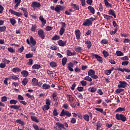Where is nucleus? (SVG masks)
<instances>
[{
	"mask_svg": "<svg viewBox=\"0 0 130 130\" xmlns=\"http://www.w3.org/2000/svg\"><path fill=\"white\" fill-rule=\"evenodd\" d=\"M96 19L94 17H91L90 18H88L87 19H85L84 21H83V23L82 24L83 26H92L93 24V21H95Z\"/></svg>",
	"mask_w": 130,
	"mask_h": 130,
	"instance_id": "obj_1",
	"label": "nucleus"
},
{
	"mask_svg": "<svg viewBox=\"0 0 130 130\" xmlns=\"http://www.w3.org/2000/svg\"><path fill=\"white\" fill-rule=\"evenodd\" d=\"M115 118L117 120H121L123 122L126 121V119H127L126 117L122 114H116Z\"/></svg>",
	"mask_w": 130,
	"mask_h": 130,
	"instance_id": "obj_2",
	"label": "nucleus"
},
{
	"mask_svg": "<svg viewBox=\"0 0 130 130\" xmlns=\"http://www.w3.org/2000/svg\"><path fill=\"white\" fill-rule=\"evenodd\" d=\"M60 116H67V117H71L72 116V113H70L69 111L63 109L60 114Z\"/></svg>",
	"mask_w": 130,
	"mask_h": 130,
	"instance_id": "obj_3",
	"label": "nucleus"
},
{
	"mask_svg": "<svg viewBox=\"0 0 130 130\" xmlns=\"http://www.w3.org/2000/svg\"><path fill=\"white\" fill-rule=\"evenodd\" d=\"M26 42L27 43V44H28L29 45H30V44H32V45H36V40H35V39H34V38H33V37H30V41H29V39H27L26 40Z\"/></svg>",
	"mask_w": 130,
	"mask_h": 130,
	"instance_id": "obj_4",
	"label": "nucleus"
},
{
	"mask_svg": "<svg viewBox=\"0 0 130 130\" xmlns=\"http://www.w3.org/2000/svg\"><path fill=\"white\" fill-rule=\"evenodd\" d=\"M56 125L59 126V127H61V128H63V129H67L66 127H69V125L67 122H65L64 124L60 122H57L56 123ZM64 126H66V127H64Z\"/></svg>",
	"mask_w": 130,
	"mask_h": 130,
	"instance_id": "obj_5",
	"label": "nucleus"
},
{
	"mask_svg": "<svg viewBox=\"0 0 130 130\" xmlns=\"http://www.w3.org/2000/svg\"><path fill=\"white\" fill-rule=\"evenodd\" d=\"M38 34L39 36L41 38L42 40L44 39L45 38V32H44V31L43 29H41L38 31Z\"/></svg>",
	"mask_w": 130,
	"mask_h": 130,
	"instance_id": "obj_6",
	"label": "nucleus"
},
{
	"mask_svg": "<svg viewBox=\"0 0 130 130\" xmlns=\"http://www.w3.org/2000/svg\"><path fill=\"white\" fill-rule=\"evenodd\" d=\"M93 57H95L96 59H97L98 61H99V62H101V63H102L103 62V59L102 57L100 56V55L92 53Z\"/></svg>",
	"mask_w": 130,
	"mask_h": 130,
	"instance_id": "obj_7",
	"label": "nucleus"
},
{
	"mask_svg": "<svg viewBox=\"0 0 130 130\" xmlns=\"http://www.w3.org/2000/svg\"><path fill=\"white\" fill-rule=\"evenodd\" d=\"M120 84L118 85V88H125L127 86V83L125 81H119Z\"/></svg>",
	"mask_w": 130,
	"mask_h": 130,
	"instance_id": "obj_8",
	"label": "nucleus"
},
{
	"mask_svg": "<svg viewBox=\"0 0 130 130\" xmlns=\"http://www.w3.org/2000/svg\"><path fill=\"white\" fill-rule=\"evenodd\" d=\"M31 7L34 9H36V8H40L41 7V4L38 2H33L31 4Z\"/></svg>",
	"mask_w": 130,
	"mask_h": 130,
	"instance_id": "obj_9",
	"label": "nucleus"
},
{
	"mask_svg": "<svg viewBox=\"0 0 130 130\" xmlns=\"http://www.w3.org/2000/svg\"><path fill=\"white\" fill-rule=\"evenodd\" d=\"M9 12L11 13V14L16 16L17 17H21V16H22V13H19L17 11H15L13 9H10Z\"/></svg>",
	"mask_w": 130,
	"mask_h": 130,
	"instance_id": "obj_10",
	"label": "nucleus"
},
{
	"mask_svg": "<svg viewBox=\"0 0 130 130\" xmlns=\"http://www.w3.org/2000/svg\"><path fill=\"white\" fill-rule=\"evenodd\" d=\"M57 43H58L59 46L63 47L64 46H66V44H67V41H63L61 40H59L57 41Z\"/></svg>",
	"mask_w": 130,
	"mask_h": 130,
	"instance_id": "obj_11",
	"label": "nucleus"
},
{
	"mask_svg": "<svg viewBox=\"0 0 130 130\" xmlns=\"http://www.w3.org/2000/svg\"><path fill=\"white\" fill-rule=\"evenodd\" d=\"M75 35L76 37V39L78 40L81 38V31L79 29H77L75 30Z\"/></svg>",
	"mask_w": 130,
	"mask_h": 130,
	"instance_id": "obj_12",
	"label": "nucleus"
},
{
	"mask_svg": "<svg viewBox=\"0 0 130 130\" xmlns=\"http://www.w3.org/2000/svg\"><path fill=\"white\" fill-rule=\"evenodd\" d=\"M55 11L56 12V13H60V11H62V6L60 5L56 6Z\"/></svg>",
	"mask_w": 130,
	"mask_h": 130,
	"instance_id": "obj_13",
	"label": "nucleus"
},
{
	"mask_svg": "<svg viewBox=\"0 0 130 130\" xmlns=\"http://www.w3.org/2000/svg\"><path fill=\"white\" fill-rule=\"evenodd\" d=\"M66 97L67 98L68 101L70 102V103H72L73 101L75 99L72 95L67 94L66 95Z\"/></svg>",
	"mask_w": 130,
	"mask_h": 130,
	"instance_id": "obj_14",
	"label": "nucleus"
},
{
	"mask_svg": "<svg viewBox=\"0 0 130 130\" xmlns=\"http://www.w3.org/2000/svg\"><path fill=\"white\" fill-rule=\"evenodd\" d=\"M21 74L24 78H26V77H28V75H29V72H28L27 71L23 70L21 72Z\"/></svg>",
	"mask_w": 130,
	"mask_h": 130,
	"instance_id": "obj_15",
	"label": "nucleus"
},
{
	"mask_svg": "<svg viewBox=\"0 0 130 130\" xmlns=\"http://www.w3.org/2000/svg\"><path fill=\"white\" fill-rule=\"evenodd\" d=\"M95 71L94 70L90 69L88 71V76H89V77H91V78L95 75Z\"/></svg>",
	"mask_w": 130,
	"mask_h": 130,
	"instance_id": "obj_16",
	"label": "nucleus"
},
{
	"mask_svg": "<svg viewBox=\"0 0 130 130\" xmlns=\"http://www.w3.org/2000/svg\"><path fill=\"white\" fill-rule=\"evenodd\" d=\"M39 20L42 22V25L45 26V24H46V20L43 18V16H40L39 17Z\"/></svg>",
	"mask_w": 130,
	"mask_h": 130,
	"instance_id": "obj_17",
	"label": "nucleus"
},
{
	"mask_svg": "<svg viewBox=\"0 0 130 130\" xmlns=\"http://www.w3.org/2000/svg\"><path fill=\"white\" fill-rule=\"evenodd\" d=\"M108 14L109 15H111V16H113L114 18H116V14H115V11H114V10H113V9H110L109 11Z\"/></svg>",
	"mask_w": 130,
	"mask_h": 130,
	"instance_id": "obj_18",
	"label": "nucleus"
},
{
	"mask_svg": "<svg viewBox=\"0 0 130 130\" xmlns=\"http://www.w3.org/2000/svg\"><path fill=\"white\" fill-rule=\"evenodd\" d=\"M85 43L87 45L88 49H90V48H91V47H92V42H91V41H85Z\"/></svg>",
	"mask_w": 130,
	"mask_h": 130,
	"instance_id": "obj_19",
	"label": "nucleus"
},
{
	"mask_svg": "<svg viewBox=\"0 0 130 130\" xmlns=\"http://www.w3.org/2000/svg\"><path fill=\"white\" fill-rule=\"evenodd\" d=\"M88 10L90 11V13L92 14V15L95 14V9L93 8V7L89 6L87 7Z\"/></svg>",
	"mask_w": 130,
	"mask_h": 130,
	"instance_id": "obj_20",
	"label": "nucleus"
},
{
	"mask_svg": "<svg viewBox=\"0 0 130 130\" xmlns=\"http://www.w3.org/2000/svg\"><path fill=\"white\" fill-rule=\"evenodd\" d=\"M71 6L73 9H75L76 11H79L80 10V7L79 6L76 5L75 4L71 3Z\"/></svg>",
	"mask_w": 130,
	"mask_h": 130,
	"instance_id": "obj_21",
	"label": "nucleus"
},
{
	"mask_svg": "<svg viewBox=\"0 0 130 130\" xmlns=\"http://www.w3.org/2000/svg\"><path fill=\"white\" fill-rule=\"evenodd\" d=\"M42 88L44 90H48V89L50 88V85L46 83H44L42 85Z\"/></svg>",
	"mask_w": 130,
	"mask_h": 130,
	"instance_id": "obj_22",
	"label": "nucleus"
},
{
	"mask_svg": "<svg viewBox=\"0 0 130 130\" xmlns=\"http://www.w3.org/2000/svg\"><path fill=\"white\" fill-rule=\"evenodd\" d=\"M15 122L16 123H19V124H21V125H23V127H24V125H25V122H24V121H22V119H17Z\"/></svg>",
	"mask_w": 130,
	"mask_h": 130,
	"instance_id": "obj_23",
	"label": "nucleus"
},
{
	"mask_svg": "<svg viewBox=\"0 0 130 130\" xmlns=\"http://www.w3.org/2000/svg\"><path fill=\"white\" fill-rule=\"evenodd\" d=\"M29 82V80L27 78H25L23 79L22 81V84L23 86H26L27 84H28V82Z\"/></svg>",
	"mask_w": 130,
	"mask_h": 130,
	"instance_id": "obj_24",
	"label": "nucleus"
},
{
	"mask_svg": "<svg viewBox=\"0 0 130 130\" xmlns=\"http://www.w3.org/2000/svg\"><path fill=\"white\" fill-rule=\"evenodd\" d=\"M89 92H90V93H95L97 91V88L92 87H89L88 88Z\"/></svg>",
	"mask_w": 130,
	"mask_h": 130,
	"instance_id": "obj_25",
	"label": "nucleus"
},
{
	"mask_svg": "<svg viewBox=\"0 0 130 130\" xmlns=\"http://www.w3.org/2000/svg\"><path fill=\"white\" fill-rule=\"evenodd\" d=\"M32 82L33 86H37L38 85V80H37L36 78H34L32 79Z\"/></svg>",
	"mask_w": 130,
	"mask_h": 130,
	"instance_id": "obj_26",
	"label": "nucleus"
},
{
	"mask_svg": "<svg viewBox=\"0 0 130 130\" xmlns=\"http://www.w3.org/2000/svg\"><path fill=\"white\" fill-rule=\"evenodd\" d=\"M122 111H125V108L119 107L115 110V112H122Z\"/></svg>",
	"mask_w": 130,
	"mask_h": 130,
	"instance_id": "obj_27",
	"label": "nucleus"
},
{
	"mask_svg": "<svg viewBox=\"0 0 130 130\" xmlns=\"http://www.w3.org/2000/svg\"><path fill=\"white\" fill-rule=\"evenodd\" d=\"M104 2L105 5L107 8H112V6L108 2V0H104Z\"/></svg>",
	"mask_w": 130,
	"mask_h": 130,
	"instance_id": "obj_28",
	"label": "nucleus"
},
{
	"mask_svg": "<svg viewBox=\"0 0 130 130\" xmlns=\"http://www.w3.org/2000/svg\"><path fill=\"white\" fill-rule=\"evenodd\" d=\"M13 73H19L21 72V69L18 67H15L12 69Z\"/></svg>",
	"mask_w": 130,
	"mask_h": 130,
	"instance_id": "obj_29",
	"label": "nucleus"
},
{
	"mask_svg": "<svg viewBox=\"0 0 130 130\" xmlns=\"http://www.w3.org/2000/svg\"><path fill=\"white\" fill-rule=\"evenodd\" d=\"M31 119L32 121H35V122H39V120L35 116H31Z\"/></svg>",
	"mask_w": 130,
	"mask_h": 130,
	"instance_id": "obj_30",
	"label": "nucleus"
},
{
	"mask_svg": "<svg viewBox=\"0 0 130 130\" xmlns=\"http://www.w3.org/2000/svg\"><path fill=\"white\" fill-rule=\"evenodd\" d=\"M83 118H84V120H85L86 121H89V120H90V117L88 114L84 115L83 116Z\"/></svg>",
	"mask_w": 130,
	"mask_h": 130,
	"instance_id": "obj_31",
	"label": "nucleus"
},
{
	"mask_svg": "<svg viewBox=\"0 0 130 130\" xmlns=\"http://www.w3.org/2000/svg\"><path fill=\"white\" fill-rule=\"evenodd\" d=\"M84 81H87L88 82H92V79L91 77H90V76H86L83 79Z\"/></svg>",
	"mask_w": 130,
	"mask_h": 130,
	"instance_id": "obj_32",
	"label": "nucleus"
},
{
	"mask_svg": "<svg viewBox=\"0 0 130 130\" xmlns=\"http://www.w3.org/2000/svg\"><path fill=\"white\" fill-rule=\"evenodd\" d=\"M36 29H37L36 24H31V28H30L31 31H32V32H35Z\"/></svg>",
	"mask_w": 130,
	"mask_h": 130,
	"instance_id": "obj_33",
	"label": "nucleus"
},
{
	"mask_svg": "<svg viewBox=\"0 0 130 130\" xmlns=\"http://www.w3.org/2000/svg\"><path fill=\"white\" fill-rule=\"evenodd\" d=\"M74 49L76 52H81L82 51V47L80 46L75 47Z\"/></svg>",
	"mask_w": 130,
	"mask_h": 130,
	"instance_id": "obj_34",
	"label": "nucleus"
},
{
	"mask_svg": "<svg viewBox=\"0 0 130 130\" xmlns=\"http://www.w3.org/2000/svg\"><path fill=\"white\" fill-rule=\"evenodd\" d=\"M117 56H123V55H124V54H123V53H122V52H121V51H117L116 52Z\"/></svg>",
	"mask_w": 130,
	"mask_h": 130,
	"instance_id": "obj_35",
	"label": "nucleus"
},
{
	"mask_svg": "<svg viewBox=\"0 0 130 130\" xmlns=\"http://www.w3.org/2000/svg\"><path fill=\"white\" fill-rule=\"evenodd\" d=\"M60 39V37L57 36V35H55L52 38V40H54V41H56V40H59Z\"/></svg>",
	"mask_w": 130,
	"mask_h": 130,
	"instance_id": "obj_36",
	"label": "nucleus"
},
{
	"mask_svg": "<svg viewBox=\"0 0 130 130\" xmlns=\"http://www.w3.org/2000/svg\"><path fill=\"white\" fill-rule=\"evenodd\" d=\"M21 106L19 105H12L10 106V108L13 109H19Z\"/></svg>",
	"mask_w": 130,
	"mask_h": 130,
	"instance_id": "obj_37",
	"label": "nucleus"
},
{
	"mask_svg": "<svg viewBox=\"0 0 130 130\" xmlns=\"http://www.w3.org/2000/svg\"><path fill=\"white\" fill-rule=\"evenodd\" d=\"M34 55L33 53H28L25 55V57L26 58H31V57H33Z\"/></svg>",
	"mask_w": 130,
	"mask_h": 130,
	"instance_id": "obj_38",
	"label": "nucleus"
},
{
	"mask_svg": "<svg viewBox=\"0 0 130 130\" xmlns=\"http://www.w3.org/2000/svg\"><path fill=\"white\" fill-rule=\"evenodd\" d=\"M40 68H41V66L37 64H34L32 67V69H34L35 70H38V69H40Z\"/></svg>",
	"mask_w": 130,
	"mask_h": 130,
	"instance_id": "obj_39",
	"label": "nucleus"
},
{
	"mask_svg": "<svg viewBox=\"0 0 130 130\" xmlns=\"http://www.w3.org/2000/svg\"><path fill=\"white\" fill-rule=\"evenodd\" d=\"M50 108V106H47L45 105L44 106L42 107V109L43 111H45V110H48Z\"/></svg>",
	"mask_w": 130,
	"mask_h": 130,
	"instance_id": "obj_40",
	"label": "nucleus"
},
{
	"mask_svg": "<svg viewBox=\"0 0 130 130\" xmlns=\"http://www.w3.org/2000/svg\"><path fill=\"white\" fill-rule=\"evenodd\" d=\"M103 54L104 55V57L106 58L108 56H109V53L107 52V51L104 50L103 51Z\"/></svg>",
	"mask_w": 130,
	"mask_h": 130,
	"instance_id": "obj_41",
	"label": "nucleus"
},
{
	"mask_svg": "<svg viewBox=\"0 0 130 130\" xmlns=\"http://www.w3.org/2000/svg\"><path fill=\"white\" fill-rule=\"evenodd\" d=\"M64 32H66V29L60 27V29L59 32L60 35L61 36L63 35V33H64Z\"/></svg>",
	"mask_w": 130,
	"mask_h": 130,
	"instance_id": "obj_42",
	"label": "nucleus"
},
{
	"mask_svg": "<svg viewBox=\"0 0 130 130\" xmlns=\"http://www.w3.org/2000/svg\"><path fill=\"white\" fill-rule=\"evenodd\" d=\"M10 22L12 25V26H14V25H15V24H16V23L17 22V21H16V19L14 18H11L10 19Z\"/></svg>",
	"mask_w": 130,
	"mask_h": 130,
	"instance_id": "obj_43",
	"label": "nucleus"
},
{
	"mask_svg": "<svg viewBox=\"0 0 130 130\" xmlns=\"http://www.w3.org/2000/svg\"><path fill=\"white\" fill-rule=\"evenodd\" d=\"M104 17L105 19H106V20H107V21L110 20V19L113 18V17H112V16H109L108 15H104Z\"/></svg>",
	"mask_w": 130,
	"mask_h": 130,
	"instance_id": "obj_44",
	"label": "nucleus"
},
{
	"mask_svg": "<svg viewBox=\"0 0 130 130\" xmlns=\"http://www.w3.org/2000/svg\"><path fill=\"white\" fill-rule=\"evenodd\" d=\"M18 103V101L15 100H11L10 101V104L16 105Z\"/></svg>",
	"mask_w": 130,
	"mask_h": 130,
	"instance_id": "obj_45",
	"label": "nucleus"
},
{
	"mask_svg": "<svg viewBox=\"0 0 130 130\" xmlns=\"http://www.w3.org/2000/svg\"><path fill=\"white\" fill-rule=\"evenodd\" d=\"M101 43H102V44H108V40H107L106 39H103L101 41Z\"/></svg>",
	"mask_w": 130,
	"mask_h": 130,
	"instance_id": "obj_46",
	"label": "nucleus"
},
{
	"mask_svg": "<svg viewBox=\"0 0 130 130\" xmlns=\"http://www.w3.org/2000/svg\"><path fill=\"white\" fill-rule=\"evenodd\" d=\"M67 60H68V59L67 57H64L62 59V66H66L67 63Z\"/></svg>",
	"mask_w": 130,
	"mask_h": 130,
	"instance_id": "obj_47",
	"label": "nucleus"
},
{
	"mask_svg": "<svg viewBox=\"0 0 130 130\" xmlns=\"http://www.w3.org/2000/svg\"><path fill=\"white\" fill-rule=\"evenodd\" d=\"M50 66L51 68H55L56 67H57L56 63L53 61L50 63Z\"/></svg>",
	"mask_w": 130,
	"mask_h": 130,
	"instance_id": "obj_48",
	"label": "nucleus"
},
{
	"mask_svg": "<svg viewBox=\"0 0 130 130\" xmlns=\"http://www.w3.org/2000/svg\"><path fill=\"white\" fill-rule=\"evenodd\" d=\"M124 91V89L122 88H118L116 90L115 92L116 93L119 94V93H121V92H123Z\"/></svg>",
	"mask_w": 130,
	"mask_h": 130,
	"instance_id": "obj_49",
	"label": "nucleus"
},
{
	"mask_svg": "<svg viewBox=\"0 0 130 130\" xmlns=\"http://www.w3.org/2000/svg\"><path fill=\"white\" fill-rule=\"evenodd\" d=\"M117 30H118V28L116 27L115 29H114V31L111 30L110 32V34L111 35H114V34H115V33H116V32H117Z\"/></svg>",
	"mask_w": 130,
	"mask_h": 130,
	"instance_id": "obj_50",
	"label": "nucleus"
},
{
	"mask_svg": "<svg viewBox=\"0 0 130 130\" xmlns=\"http://www.w3.org/2000/svg\"><path fill=\"white\" fill-rule=\"evenodd\" d=\"M121 60H123L124 61H127V60H129V58L128 57H127V56H125L124 57H122L121 58Z\"/></svg>",
	"mask_w": 130,
	"mask_h": 130,
	"instance_id": "obj_51",
	"label": "nucleus"
},
{
	"mask_svg": "<svg viewBox=\"0 0 130 130\" xmlns=\"http://www.w3.org/2000/svg\"><path fill=\"white\" fill-rule=\"evenodd\" d=\"M53 114L54 116H57V115H58V112H57V110L56 109H54Z\"/></svg>",
	"mask_w": 130,
	"mask_h": 130,
	"instance_id": "obj_52",
	"label": "nucleus"
},
{
	"mask_svg": "<svg viewBox=\"0 0 130 130\" xmlns=\"http://www.w3.org/2000/svg\"><path fill=\"white\" fill-rule=\"evenodd\" d=\"M75 95H76V96H77L78 97V98H80V99H83V95L82 94H81V93H75Z\"/></svg>",
	"mask_w": 130,
	"mask_h": 130,
	"instance_id": "obj_53",
	"label": "nucleus"
},
{
	"mask_svg": "<svg viewBox=\"0 0 130 130\" xmlns=\"http://www.w3.org/2000/svg\"><path fill=\"white\" fill-rule=\"evenodd\" d=\"M7 29V27L6 26H0V32H4Z\"/></svg>",
	"mask_w": 130,
	"mask_h": 130,
	"instance_id": "obj_54",
	"label": "nucleus"
},
{
	"mask_svg": "<svg viewBox=\"0 0 130 130\" xmlns=\"http://www.w3.org/2000/svg\"><path fill=\"white\" fill-rule=\"evenodd\" d=\"M51 102H50V100L49 99H46V105L48 106H50Z\"/></svg>",
	"mask_w": 130,
	"mask_h": 130,
	"instance_id": "obj_55",
	"label": "nucleus"
},
{
	"mask_svg": "<svg viewBox=\"0 0 130 130\" xmlns=\"http://www.w3.org/2000/svg\"><path fill=\"white\" fill-rule=\"evenodd\" d=\"M80 83L82 85V86H83L84 87L87 86V81H86L82 80V81H81Z\"/></svg>",
	"mask_w": 130,
	"mask_h": 130,
	"instance_id": "obj_56",
	"label": "nucleus"
},
{
	"mask_svg": "<svg viewBox=\"0 0 130 130\" xmlns=\"http://www.w3.org/2000/svg\"><path fill=\"white\" fill-rule=\"evenodd\" d=\"M27 64L28 66H32L33 64V59H29Z\"/></svg>",
	"mask_w": 130,
	"mask_h": 130,
	"instance_id": "obj_57",
	"label": "nucleus"
},
{
	"mask_svg": "<svg viewBox=\"0 0 130 130\" xmlns=\"http://www.w3.org/2000/svg\"><path fill=\"white\" fill-rule=\"evenodd\" d=\"M45 29L47 31H51V30L53 29V27L49 26H47Z\"/></svg>",
	"mask_w": 130,
	"mask_h": 130,
	"instance_id": "obj_58",
	"label": "nucleus"
},
{
	"mask_svg": "<svg viewBox=\"0 0 130 130\" xmlns=\"http://www.w3.org/2000/svg\"><path fill=\"white\" fill-rule=\"evenodd\" d=\"M8 101L7 99V96H3L1 98V102H6Z\"/></svg>",
	"mask_w": 130,
	"mask_h": 130,
	"instance_id": "obj_59",
	"label": "nucleus"
},
{
	"mask_svg": "<svg viewBox=\"0 0 130 130\" xmlns=\"http://www.w3.org/2000/svg\"><path fill=\"white\" fill-rule=\"evenodd\" d=\"M24 46H22L21 48H19L17 52H18V53H22V52L24 51Z\"/></svg>",
	"mask_w": 130,
	"mask_h": 130,
	"instance_id": "obj_60",
	"label": "nucleus"
},
{
	"mask_svg": "<svg viewBox=\"0 0 130 130\" xmlns=\"http://www.w3.org/2000/svg\"><path fill=\"white\" fill-rule=\"evenodd\" d=\"M8 51H9V52H11V53L15 52V49L12 47L8 48Z\"/></svg>",
	"mask_w": 130,
	"mask_h": 130,
	"instance_id": "obj_61",
	"label": "nucleus"
},
{
	"mask_svg": "<svg viewBox=\"0 0 130 130\" xmlns=\"http://www.w3.org/2000/svg\"><path fill=\"white\" fill-rule=\"evenodd\" d=\"M97 93L101 95L103 94V91H102V89H101V88L98 89Z\"/></svg>",
	"mask_w": 130,
	"mask_h": 130,
	"instance_id": "obj_62",
	"label": "nucleus"
},
{
	"mask_svg": "<svg viewBox=\"0 0 130 130\" xmlns=\"http://www.w3.org/2000/svg\"><path fill=\"white\" fill-rule=\"evenodd\" d=\"M50 49H51L52 50H57V46L52 45V46H51Z\"/></svg>",
	"mask_w": 130,
	"mask_h": 130,
	"instance_id": "obj_63",
	"label": "nucleus"
},
{
	"mask_svg": "<svg viewBox=\"0 0 130 130\" xmlns=\"http://www.w3.org/2000/svg\"><path fill=\"white\" fill-rule=\"evenodd\" d=\"M32 126L35 130H39V127L36 124H33Z\"/></svg>",
	"mask_w": 130,
	"mask_h": 130,
	"instance_id": "obj_64",
	"label": "nucleus"
}]
</instances>
